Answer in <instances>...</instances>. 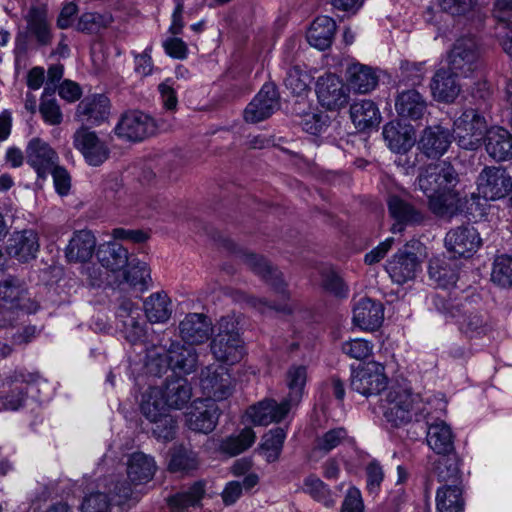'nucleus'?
<instances>
[{"mask_svg":"<svg viewBox=\"0 0 512 512\" xmlns=\"http://www.w3.org/2000/svg\"><path fill=\"white\" fill-rule=\"evenodd\" d=\"M304 489L316 501L322 503L326 507H333L336 503L330 489L318 477L309 476L304 481Z\"/></svg>","mask_w":512,"mask_h":512,"instance_id":"54","label":"nucleus"},{"mask_svg":"<svg viewBox=\"0 0 512 512\" xmlns=\"http://www.w3.org/2000/svg\"><path fill=\"white\" fill-rule=\"evenodd\" d=\"M512 189V178L502 167H485L477 178V190L486 200L504 198Z\"/></svg>","mask_w":512,"mask_h":512,"instance_id":"13","label":"nucleus"},{"mask_svg":"<svg viewBox=\"0 0 512 512\" xmlns=\"http://www.w3.org/2000/svg\"><path fill=\"white\" fill-rule=\"evenodd\" d=\"M451 142L452 135L448 129L440 125L429 126L423 130L418 148L426 157L436 159L448 151Z\"/></svg>","mask_w":512,"mask_h":512,"instance_id":"23","label":"nucleus"},{"mask_svg":"<svg viewBox=\"0 0 512 512\" xmlns=\"http://www.w3.org/2000/svg\"><path fill=\"white\" fill-rule=\"evenodd\" d=\"M256 439V435L251 428H244L239 435L231 436L221 444L223 452L230 456H236L251 447Z\"/></svg>","mask_w":512,"mask_h":512,"instance_id":"52","label":"nucleus"},{"mask_svg":"<svg viewBox=\"0 0 512 512\" xmlns=\"http://www.w3.org/2000/svg\"><path fill=\"white\" fill-rule=\"evenodd\" d=\"M39 247L37 232L33 229H25L16 231L11 235L6 246V252L19 262L26 263L36 257Z\"/></svg>","mask_w":512,"mask_h":512,"instance_id":"22","label":"nucleus"},{"mask_svg":"<svg viewBox=\"0 0 512 512\" xmlns=\"http://www.w3.org/2000/svg\"><path fill=\"white\" fill-rule=\"evenodd\" d=\"M401 81L412 86L421 84L425 76L424 63L404 61L401 63Z\"/></svg>","mask_w":512,"mask_h":512,"instance_id":"59","label":"nucleus"},{"mask_svg":"<svg viewBox=\"0 0 512 512\" xmlns=\"http://www.w3.org/2000/svg\"><path fill=\"white\" fill-rule=\"evenodd\" d=\"M347 82L351 89L360 94L371 92L378 85V76L369 66L353 63L346 71Z\"/></svg>","mask_w":512,"mask_h":512,"instance_id":"37","label":"nucleus"},{"mask_svg":"<svg viewBox=\"0 0 512 512\" xmlns=\"http://www.w3.org/2000/svg\"><path fill=\"white\" fill-rule=\"evenodd\" d=\"M456 77H460V75H455L448 68H440L435 72L430 83L431 93L435 100L444 103L455 101L461 91Z\"/></svg>","mask_w":512,"mask_h":512,"instance_id":"28","label":"nucleus"},{"mask_svg":"<svg viewBox=\"0 0 512 512\" xmlns=\"http://www.w3.org/2000/svg\"><path fill=\"white\" fill-rule=\"evenodd\" d=\"M387 385L384 366L377 362H368L352 370L351 390L369 397L379 394Z\"/></svg>","mask_w":512,"mask_h":512,"instance_id":"8","label":"nucleus"},{"mask_svg":"<svg viewBox=\"0 0 512 512\" xmlns=\"http://www.w3.org/2000/svg\"><path fill=\"white\" fill-rule=\"evenodd\" d=\"M143 309L150 323L163 324L171 318L172 302L165 292H155L144 300Z\"/></svg>","mask_w":512,"mask_h":512,"instance_id":"40","label":"nucleus"},{"mask_svg":"<svg viewBox=\"0 0 512 512\" xmlns=\"http://www.w3.org/2000/svg\"><path fill=\"white\" fill-rule=\"evenodd\" d=\"M491 280L502 287H510L512 285V257L500 255L495 258Z\"/></svg>","mask_w":512,"mask_h":512,"instance_id":"55","label":"nucleus"},{"mask_svg":"<svg viewBox=\"0 0 512 512\" xmlns=\"http://www.w3.org/2000/svg\"><path fill=\"white\" fill-rule=\"evenodd\" d=\"M27 164L35 171L38 180L45 181L60 162L57 151L46 141L34 137L25 148Z\"/></svg>","mask_w":512,"mask_h":512,"instance_id":"9","label":"nucleus"},{"mask_svg":"<svg viewBox=\"0 0 512 512\" xmlns=\"http://www.w3.org/2000/svg\"><path fill=\"white\" fill-rule=\"evenodd\" d=\"M428 274L438 287L449 288L455 285L457 274L450 265L439 258H433L429 262Z\"/></svg>","mask_w":512,"mask_h":512,"instance_id":"48","label":"nucleus"},{"mask_svg":"<svg viewBox=\"0 0 512 512\" xmlns=\"http://www.w3.org/2000/svg\"><path fill=\"white\" fill-rule=\"evenodd\" d=\"M156 469L154 458L143 452H135L127 460V475L134 484L149 482L153 478Z\"/></svg>","mask_w":512,"mask_h":512,"instance_id":"36","label":"nucleus"},{"mask_svg":"<svg viewBox=\"0 0 512 512\" xmlns=\"http://www.w3.org/2000/svg\"><path fill=\"white\" fill-rule=\"evenodd\" d=\"M96 244V237L92 231H75L65 248V257L69 262H86L93 256Z\"/></svg>","mask_w":512,"mask_h":512,"instance_id":"31","label":"nucleus"},{"mask_svg":"<svg viewBox=\"0 0 512 512\" xmlns=\"http://www.w3.org/2000/svg\"><path fill=\"white\" fill-rule=\"evenodd\" d=\"M382 135L389 149L395 153L407 152L415 142L413 127L400 121L385 124Z\"/></svg>","mask_w":512,"mask_h":512,"instance_id":"30","label":"nucleus"},{"mask_svg":"<svg viewBox=\"0 0 512 512\" xmlns=\"http://www.w3.org/2000/svg\"><path fill=\"white\" fill-rule=\"evenodd\" d=\"M452 317H458L460 330L467 336L485 335L492 329L488 315L472 307L455 308L450 311Z\"/></svg>","mask_w":512,"mask_h":512,"instance_id":"24","label":"nucleus"},{"mask_svg":"<svg viewBox=\"0 0 512 512\" xmlns=\"http://www.w3.org/2000/svg\"><path fill=\"white\" fill-rule=\"evenodd\" d=\"M114 130L121 139L140 142L155 135L158 125L150 115L133 110L122 115Z\"/></svg>","mask_w":512,"mask_h":512,"instance_id":"7","label":"nucleus"},{"mask_svg":"<svg viewBox=\"0 0 512 512\" xmlns=\"http://www.w3.org/2000/svg\"><path fill=\"white\" fill-rule=\"evenodd\" d=\"M26 32L39 46H48L53 40L52 24L45 4L31 5L24 15Z\"/></svg>","mask_w":512,"mask_h":512,"instance_id":"16","label":"nucleus"},{"mask_svg":"<svg viewBox=\"0 0 512 512\" xmlns=\"http://www.w3.org/2000/svg\"><path fill=\"white\" fill-rule=\"evenodd\" d=\"M311 80L312 77L307 71L294 66L287 71L284 84L292 94L301 96L309 91Z\"/></svg>","mask_w":512,"mask_h":512,"instance_id":"53","label":"nucleus"},{"mask_svg":"<svg viewBox=\"0 0 512 512\" xmlns=\"http://www.w3.org/2000/svg\"><path fill=\"white\" fill-rule=\"evenodd\" d=\"M487 132V123L475 109H466L453 124L454 139L458 146L466 150L478 149Z\"/></svg>","mask_w":512,"mask_h":512,"instance_id":"5","label":"nucleus"},{"mask_svg":"<svg viewBox=\"0 0 512 512\" xmlns=\"http://www.w3.org/2000/svg\"><path fill=\"white\" fill-rule=\"evenodd\" d=\"M39 111L49 125L55 126L62 122V112L55 99H41Z\"/></svg>","mask_w":512,"mask_h":512,"instance_id":"60","label":"nucleus"},{"mask_svg":"<svg viewBox=\"0 0 512 512\" xmlns=\"http://www.w3.org/2000/svg\"><path fill=\"white\" fill-rule=\"evenodd\" d=\"M110 100L104 94L85 97L77 105L75 117L82 126H97L108 119Z\"/></svg>","mask_w":512,"mask_h":512,"instance_id":"19","label":"nucleus"},{"mask_svg":"<svg viewBox=\"0 0 512 512\" xmlns=\"http://www.w3.org/2000/svg\"><path fill=\"white\" fill-rule=\"evenodd\" d=\"M140 409L149 421L168 414V407L163 399L162 389L160 387H150L142 396Z\"/></svg>","mask_w":512,"mask_h":512,"instance_id":"46","label":"nucleus"},{"mask_svg":"<svg viewBox=\"0 0 512 512\" xmlns=\"http://www.w3.org/2000/svg\"><path fill=\"white\" fill-rule=\"evenodd\" d=\"M485 148L494 160H508L512 158V135L502 127H492L486 132Z\"/></svg>","mask_w":512,"mask_h":512,"instance_id":"33","label":"nucleus"},{"mask_svg":"<svg viewBox=\"0 0 512 512\" xmlns=\"http://www.w3.org/2000/svg\"><path fill=\"white\" fill-rule=\"evenodd\" d=\"M205 493V484L202 481L195 482L187 490L178 492L169 498V504L173 509H186L197 506Z\"/></svg>","mask_w":512,"mask_h":512,"instance_id":"49","label":"nucleus"},{"mask_svg":"<svg viewBox=\"0 0 512 512\" xmlns=\"http://www.w3.org/2000/svg\"><path fill=\"white\" fill-rule=\"evenodd\" d=\"M220 414L217 403L210 400L197 401L187 414V426L192 431L208 434L217 426Z\"/></svg>","mask_w":512,"mask_h":512,"instance_id":"20","label":"nucleus"},{"mask_svg":"<svg viewBox=\"0 0 512 512\" xmlns=\"http://www.w3.org/2000/svg\"><path fill=\"white\" fill-rule=\"evenodd\" d=\"M373 348L372 342L362 338L349 339L341 345L342 352L356 360H363L369 357L372 354Z\"/></svg>","mask_w":512,"mask_h":512,"instance_id":"56","label":"nucleus"},{"mask_svg":"<svg viewBox=\"0 0 512 512\" xmlns=\"http://www.w3.org/2000/svg\"><path fill=\"white\" fill-rule=\"evenodd\" d=\"M279 106V93L275 84L265 83L245 108L244 119L249 123L261 122L269 118Z\"/></svg>","mask_w":512,"mask_h":512,"instance_id":"14","label":"nucleus"},{"mask_svg":"<svg viewBox=\"0 0 512 512\" xmlns=\"http://www.w3.org/2000/svg\"><path fill=\"white\" fill-rule=\"evenodd\" d=\"M395 109L402 118L418 120L423 118L427 111V101L416 89H407L398 93Z\"/></svg>","mask_w":512,"mask_h":512,"instance_id":"32","label":"nucleus"},{"mask_svg":"<svg viewBox=\"0 0 512 512\" xmlns=\"http://www.w3.org/2000/svg\"><path fill=\"white\" fill-rule=\"evenodd\" d=\"M434 473L438 481L444 483V485H460L462 473L456 453L441 455L434 463Z\"/></svg>","mask_w":512,"mask_h":512,"instance_id":"43","label":"nucleus"},{"mask_svg":"<svg viewBox=\"0 0 512 512\" xmlns=\"http://www.w3.org/2000/svg\"><path fill=\"white\" fill-rule=\"evenodd\" d=\"M97 257L101 265L112 272L120 271L128 266V250L115 242H107L101 245Z\"/></svg>","mask_w":512,"mask_h":512,"instance_id":"42","label":"nucleus"},{"mask_svg":"<svg viewBox=\"0 0 512 512\" xmlns=\"http://www.w3.org/2000/svg\"><path fill=\"white\" fill-rule=\"evenodd\" d=\"M462 488L460 485H443L436 493L438 512H460L463 508Z\"/></svg>","mask_w":512,"mask_h":512,"instance_id":"45","label":"nucleus"},{"mask_svg":"<svg viewBox=\"0 0 512 512\" xmlns=\"http://www.w3.org/2000/svg\"><path fill=\"white\" fill-rule=\"evenodd\" d=\"M335 32V21L328 16H319L311 23L306 38L312 47L323 51L332 45Z\"/></svg>","mask_w":512,"mask_h":512,"instance_id":"34","label":"nucleus"},{"mask_svg":"<svg viewBox=\"0 0 512 512\" xmlns=\"http://www.w3.org/2000/svg\"><path fill=\"white\" fill-rule=\"evenodd\" d=\"M153 424L152 432L157 439L171 441L174 439L177 429L176 419L169 413L161 415L159 419L150 421Z\"/></svg>","mask_w":512,"mask_h":512,"instance_id":"57","label":"nucleus"},{"mask_svg":"<svg viewBox=\"0 0 512 512\" xmlns=\"http://www.w3.org/2000/svg\"><path fill=\"white\" fill-rule=\"evenodd\" d=\"M384 319V308L380 302L370 298L360 299L353 309V322L364 330H376Z\"/></svg>","mask_w":512,"mask_h":512,"instance_id":"29","label":"nucleus"},{"mask_svg":"<svg viewBox=\"0 0 512 512\" xmlns=\"http://www.w3.org/2000/svg\"><path fill=\"white\" fill-rule=\"evenodd\" d=\"M200 388L203 395L216 403L232 394V378L228 369L222 365L208 366L201 371Z\"/></svg>","mask_w":512,"mask_h":512,"instance_id":"12","label":"nucleus"},{"mask_svg":"<svg viewBox=\"0 0 512 512\" xmlns=\"http://www.w3.org/2000/svg\"><path fill=\"white\" fill-rule=\"evenodd\" d=\"M124 281L140 292L146 291L151 283L150 269L145 262H132L124 272Z\"/></svg>","mask_w":512,"mask_h":512,"instance_id":"51","label":"nucleus"},{"mask_svg":"<svg viewBox=\"0 0 512 512\" xmlns=\"http://www.w3.org/2000/svg\"><path fill=\"white\" fill-rule=\"evenodd\" d=\"M426 441L428 446L440 456L455 453L454 435L451 428L443 421L428 426Z\"/></svg>","mask_w":512,"mask_h":512,"instance_id":"38","label":"nucleus"},{"mask_svg":"<svg viewBox=\"0 0 512 512\" xmlns=\"http://www.w3.org/2000/svg\"><path fill=\"white\" fill-rule=\"evenodd\" d=\"M293 406L285 399L277 403L273 399H264L247 410V415L256 425H268L280 422L289 413Z\"/></svg>","mask_w":512,"mask_h":512,"instance_id":"27","label":"nucleus"},{"mask_svg":"<svg viewBox=\"0 0 512 512\" xmlns=\"http://www.w3.org/2000/svg\"><path fill=\"white\" fill-rule=\"evenodd\" d=\"M307 382V368L304 365H293L286 373L289 393L285 400L292 406L300 403Z\"/></svg>","mask_w":512,"mask_h":512,"instance_id":"44","label":"nucleus"},{"mask_svg":"<svg viewBox=\"0 0 512 512\" xmlns=\"http://www.w3.org/2000/svg\"><path fill=\"white\" fill-rule=\"evenodd\" d=\"M167 362L174 372L189 374L196 369L197 354L192 347L172 343L167 352Z\"/></svg>","mask_w":512,"mask_h":512,"instance_id":"41","label":"nucleus"},{"mask_svg":"<svg viewBox=\"0 0 512 512\" xmlns=\"http://www.w3.org/2000/svg\"><path fill=\"white\" fill-rule=\"evenodd\" d=\"M116 318L122 324L124 338L136 344L145 337V324L140 319L139 307L132 300L123 298L116 310Z\"/></svg>","mask_w":512,"mask_h":512,"instance_id":"17","label":"nucleus"},{"mask_svg":"<svg viewBox=\"0 0 512 512\" xmlns=\"http://www.w3.org/2000/svg\"><path fill=\"white\" fill-rule=\"evenodd\" d=\"M110 23V19L104 15L94 12H87L79 18L77 29L85 33H97Z\"/></svg>","mask_w":512,"mask_h":512,"instance_id":"58","label":"nucleus"},{"mask_svg":"<svg viewBox=\"0 0 512 512\" xmlns=\"http://www.w3.org/2000/svg\"><path fill=\"white\" fill-rule=\"evenodd\" d=\"M197 454L182 445L176 446L171 451L168 469L173 473H188L198 468Z\"/></svg>","mask_w":512,"mask_h":512,"instance_id":"47","label":"nucleus"},{"mask_svg":"<svg viewBox=\"0 0 512 512\" xmlns=\"http://www.w3.org/2000/svg\"><path fill=\"white\" fill-rule=\"evenodd\" d=\"M347 437L344 428H335L327 431L317 442V448L324 452H329L342 443Z\"/></svg>","mask_w":512,"mask_h":512,"instance_id":"62","label":"nucleus"},{"mask_svg":"<svg viewBox=\"0 0 512 512\" xmlns=\"http://www.w3.org/2000/svg\"><path fill=\"white\" fill-rule=\"evenodd\" d=\"M110 500L105 493L95 492L84 498L82 512H108Z\"/></svg>","mask_w":512,"mask_h":512,"instance_id":"61","label":"nucleus"},{"mask_svg":"<svg viewBox=\"0 0 512 512\" xmlns=\"http://www.w3.org/2000/svg\"><path fill=\"white\" fill-rule=\"evenodd\" d=\"M49 175L53 177L56 192L62 196L67 195L71 188V177L66 168L59 162Z\"/></svg>","mask_w":512,"mask_h":512,"instance_id":"64","label":"nucleus"},{"mask_svg":"<svg viewBox=\"0 0 512 512\" xmlns=\"http://www.w3.org/2000/svg\"><path fill=\"white\" fill-rule=\"evenodd\" d=\"M493 17L499 28H507L508 25H512V0H496Z\"/></svg>","mask_w":512,"mask_h":512,"instance_id":"63","label":"nucleus"},{"mask_svg":"<svg viewBox=\"0 0 512 512\" xmlns=\"http://www.w3.org/2000/svg\"><path fill=\"white\" fill-rule=\"evenodd\" d=\"M458 174L448 162L429 164L420 170L418 188L427 196L429 209L437 216H453L460 207L459 194L455 191Z\"/></svg>","mask_w":512,"mask_h":512,"instance_id":"1","label":"nucleus"},{"mask_svg":"<svg viewBox=\"0 0 512 512\" xmlns=\"http://www.w3.org/2000/svg\"><path fill=\"white\" fill-rule=\"evenodd\" d=\"M482 240L477 230L470 225L458 226L447 232L445 247L454 256L470 257L481 246Z\"/></svg>","mask_w":512,"mask_h":512,"instance_id":"15","label":"nucleus"},{"mask_svg":"<svg viewBox=\"0 0 512 512\" xmlns=\"http://www.w3.org/2000/svg\"><path fill=\"white\" fill-rule=\"evenodd\" d=\"M214 357L223 363L235 364L244 355L243 341L236 321L232 317H222L218 322V332L210 344Z\"/></svg>","mask_w":512,"mask_h":512,"instance_id":"2","label":"nucleus"},{"mask_svg":"<svg viewBox=\"0 0 512 512\" xmlns=\"http://www.w3.org/2000/svg\"><path fill=\"white\" fill-rule=\"evenodd\" d=\"M161 389L168 409L180 410L192 397V387L188 380L182 377L167 379Z\"/></svg>","mask_w":512,"mask_h":512,"instance_id":"35","label":"nucleus"},{"mask_svg":"<svg viewBox=\"0 0 512 512\" xmlns=\"http://www.w3.org/2000/svg\"><path fill=\"white\" fill-rule=\"evenodd\" d=\"M350 117L359 130L378 126L381 122V113L375 102L362 99L350 106Z\"/></svg>","mask_w":512,"mask_h":512,"instance_id":"39","label":"nucleus"},{"mask_svg":"<svg viewBox=\"0 0 512 512\" xmlns=\"http://www.w3.org/2000/svg\"><path fill=\"white\" fill-rule=\"evenodd\" d=\"M38 309V304L28 296L25 284L16 277H8L0 281V318L4 320L1 327L12 324L14 317L5 318V313L14 314L21 310L26 313H34Z\"/></svg>","mask_w":512,"mask_h":512,"instance_id":"3","label":"nucleus"},{"mask_svg":"<svg viewBox=\"0 0 512 512\" xmlns=\"http://www.w3.org/2000/svg\"><path fill=\"white\" fill-rule=\"evenodd\" d=\"M481 49L474 37L463 36L455 40L447 52V68L460 77H470L480 66Z\"/></svg>","mask_w":512,"mask_h":512,"instance_id":"4","label":"nucleus"},{"mask_svg":"<svg viewBox=\"0 0 512 512\" xmlns=\"http://www.w3.org/2000/svg\"><path fill=\"white\" fill-rule=\"evenodd\" d=\"M420 268L421 263L417 255L402 250L395 253L385 266L392 281L400 285L413 280Z\"/></svg>","mask_w":512,"mask_h":512,"instance_id":"21","label":"nucleus"},{"mask_svg":"<svg viewBox=\"0 0 512 512\" xmlns=\"http://www.w3.org/2000/svg\"><path fill=\"white\" fill-rule=\"evenodd\" d=\"M316 95L322 107L338 111L349 103L350 93L342 79L332 73L320 76L316 82Z\"/></svg>","mask_w":512,"mask_h":512,"instance_id":"10","label":"nucleus"},{"mask_svg":"<svg viewBox=\"0 0 512 512\" xmlns=\"http://www.w3.org/2000/svg\"><path fill=\"white\" fill-rule=\"evenodd\" d=\"M241 260L255 274L271 285L282 301H286L289 298L286 285L282 279V273L273 268L264 257L250 252H243Z\"/></svg>","mask_w":512,"mask_h":512,"instance_id":"18","label":"nucleus"},{"mask_svg":"<svg viewBox=\"0 0 512 512\" xmlns=\"http://www.w3.org/2000/svg\"><path fill=\"white\" fill-rule=\"evenodd\" d=\"M384 416L393 426H402L413 420V401L417 395L402 386H391L386 393Z\"/></svg>","mask_w":512,"mask_h":512,"instance_id":"6","label":"nucleus"},{"mask_svg":"<svg viewBox=\"0 0 512 512\" xmlns=\"http://www.w3.org/2000/svg\"><path fill=\"white\" fill-rule=\"evenodd\" d=\"M387 205L390 216L395 220L391 227L393 233H401L407 225H415L423 221V214L399 196H390Z\"/></svg>","mask_w":512,"mask_h":512,"instance_id":"26","label":"nucleus"},{"mask_svg":"<svg viewBox=\"0 0 512 512\" xmlns=\"http://www.w3.org/2000/svg\"><path fill=\"white\" fill-rule=\"evenodd\" d=\"M212 333L210 319L202 313H189L179 323L181 338L190 345L202 344Z\"/></svg>","mask_w":512,"mask_h":512,"instance_id":"25","label":"nucleus"},{"mask_svg":"<svg viewBox=\"0 0 512 512\" xmlns=\"http://www.w3.org/2000/svg\"><path fill=\"white\" fill-rule=\"evenodd\" d=\"M285 438L286 431L280 427L271 429L263 436L260 450L267 462H274L279 458Z\"/></svg>","mask_w":512,"mask_h":512,"instance_id":"50","label":"nucleus"},{"mask_svg":"<svg viewBox=\"0 0 512 512\" xmlns=\"http://www.w3.org/2000/svg\"><path fill=\"white\" fill-rule=\"evenodd\" d=\"M73 146L90 166L102 165L110 155L106 142L87 126H81L73 134Z\"/></svg>","mask_w":512,"mask_h":512,"instance_id":"11","label":"nucleus"}]
</instances>
